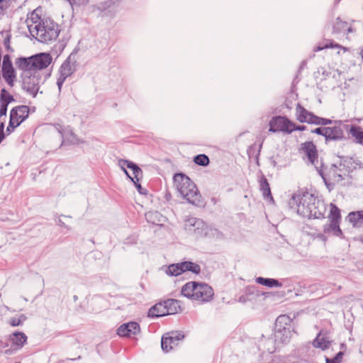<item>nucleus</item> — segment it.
<instances>
[{"label":"nucleus","mask_w":363,"mask_h":363,"mask_svg":"<svg viewBox=\"0 0 363 363\" xmlns=\"http://www.w3.org/2000/svg\"><path fill=\"white\" fill-rule=\"evenodd\" d=\"M15 101V99L13 94H11L6 89H2L0 92V102L6 104H9L11 102Z\"/></svg>","instance_id":"obj_30"},{"label":"nucleus","mask_w":363,"mask_h":363,"mask_svg":"<svg viewBox=\"0 0 363 363\" xmlns=\"http://www.w3.org/2000/svg\"><path fill=\"white\" fill-rule=\"evenodd\" d=\"M158 305H159V303H156L149 309L148 317H150V318H158L159 317Z\"/></svg>","instance_id":"obj_34"},{"label":"nucleus","mask_w":363,"mask_h":363,"mask_svg":"<svg viewBox=\"0 0 363 363\" xmlns=\"http://www.w3.org/2000/svg\"><path fill=\"white\" fill-rule=\"evenodd\" d=\"M167 273L176 277L184 273L182 263L179 262L169 265L167 268Z\"/></svg>","instance_id":"obj_26"},{"label":"nucleus","mask_w":363,"mask_h":363,"mask_svg":"<svg viewBox=\"0 0 363 363\" xmlns=\"http://www.w3.org/2000/svg\"><path fill=\"white\" fill-rule=\"evenodd\" d=\"M140 325L136 322H129L122 324L117 330V334L121 337H131L140 333Z\"/></svg>","instance_id":"obj_15"},{"label":"nucleus","mask_w":363,"mask_h":363,"mask_svg":"<svg viewBox=\"0 0 363 363\" xmlns=\"http://www.w3.org/2000/svg\"><path fill=\"white\" fill-rule=\"evenodd\" d=\"M180 309V305L177 300L168 299L160 303V317L175 314Z\"/></svg>","instance_id":"obj_16"},{"label":"nucleus","mask_w":363,"mask_h":363,"mask_svg":"<svg viewBox=\"0 0 363 363\" xmlns=\"http://www.w3.org/2000/svg\"><path fill=\"white\" fill-rule=\"evenodd\" d=\"M312 133L321 135L325 137V128H317L312 130Z\"/></svg>","instance_id":"obj_41"},{"label":"nucleus","mask_w":363,"mask_h":363,"mask_svg":"<svg viewBox=\"0 0 363 363\" xmlns=\"http://www.w3.org/2000/svg\"><path fill=\"white\" fill-rule=\"evenodd\" d=\"M291 122L292 121L289 120L286 116H275L273 117L269 123V132L272 133H282L284 134H291Z\"/></svg>","instance_id":"obj_12"},{"label":"nucleus","mask_w":363,"mask_h":363,"mask_svg":"<svg viewBox=\"0 0 363 363\" xmlns=\"http://www.w3.org/2000/svg\"><path fill=\"white\" fill-rule=\"evenodd\" d=\"M342 352H340L337 354V355L335 356V357L333 359L334 360V363L335 362V361H339L342 359Z\"/></svg>","instance_id":"obj_43"},{"label":"nucleus","mask_w":363,"mask_h":363,"mask_svg":"<svg viewBox=\"0 0 363 363\" xmlns=\"http://www.w3.org/2000/svg\"><path fill=\"white\" fill-rule=\"evenodd\" d=\"M296 118L300 123H307L315 125H327L331 123L328 119L322 118L315 116L313 113L308 111L300 104L296 106Z\"/></svg>","instance_id":"obj_9"},{"label":"nucleus","mask_w":363,"mask_h":363,"mask_svg":"<svg viewBox=\"0 0 363 363\" xmlns=\"http://www.w3.org/2000/svg\"><path fill=\"white\" fill-rule=\"evenodd\" d=\"M76 62L72 59L71 55L62 64L59 69V77L56 82L59 92L61 91L62 86L67 78L70 77L76 71Z\"/></svg>","instance_id":"obj_11"},{"label":"nucleus","mask_w":363,"mask_h":363,"mask_svg":"<svg viewBox=\"0 0 363 363\" xmlns=\"http://www.w3.org/2000/svg\"><path fill=\"white\" fill-rule=\"evenodd\" d=\"M346 129L353 142L363 146V128L361 126L352 124L347 125Z\"/></svg>","instance_id":"obj_17"},{"label":"nucleus","mask_w":363,"mask_h":363,"mask_svg":"<svg viewBox=\"0 0 363 363\" xmlns=\"http://www.w3.org/2000/svg\"><path fill=\"white\" fill-rule=\"evenodd\" d=\"M2 77L10 87L14 86L16 74L13 66L2 67Z\"/></svg>","instance_id":"obj_23"},{"label":"nucleus","mask_w":363,"mask_h":363,"mask_svg":"<svg viewBox=\"0 0 363 363\" xmlns=\"http://www.w3.org/2000/svg\"><path fill=\"white\" fill-rule=\"evenodd\" d=\"M184 272H191L195 274H199L201 272L200 266L192 262L185 261L182 262Z\"/></svg>","instance_id":"obj_25"},{"label":"nucleus","mask_w":363,"mask_h":363,"mask_svg":"<svg viewBox=\"0 0 363 363\" xmlns=\"http://www.w3.org/2000/svg\"><path fill=\"white\" fill-rule=\"evenodd\" d=\"M301 147L308 160L315 164L318 161V150L315 145L312 142H305L301 145Z\"/></svg>","instance_id":"obj_20"},{"label":"nucleus","mask_w":363,"mask_h":363,"mask_svg":"<svg viewBox=\"0 0 363 363\" xmlns=\"http://www.w3.org/2000/svg\"><path fill=\"white\" fill-rule=\"evenodd\" d=\"M359 55L362 59V62H363V48L360 50Z\"/></svg>","instance_id":"obj_44"},{"label":"nucleus","mask_w":363,"mask_h":363,"mask_svg":"<svg viewBox=\"0 0 363 363\" xmlns=\"http://www.w3.org/2000/svg\"><path fill=\"white\" fill-rule=\"evenodd\" d=\"M329 208L330 211L328 216L329 225L328 230L335 232L337 235L342 234V231L340 228V223L341 220L340 210L335 204L333 203H330Z\"/></svg>","instance_id":"obj_13"},{"label":"nucleus","mask_w":363,"mask_h":363,"mask_svg":"<svg viewBox=\"0 0 363 363\" xmlns=\"http://www.w3.org/2000/svg\"><path fill=\"white\" fill-rule=\"evenodd\" d=\"M71 6L84 4L87 0H67Z\"/></svg>","instance_id":"obj_40"},{"label":"nucleus","mask_w":363,"mask_h":363,"mask_svg":"<svg viewBox=\"0 0 363 363\" xmlns=\"http://www.w3.org/2000/svg\"><path fill=\"white\" fill-rule=\"evenodd\" d=\"M281 318H282L281 316L279 317V318L277 319V320H279Z\"/></svg>","instance_id":"obj_46"},{"label":"nucleus","mask_w":363,"mask_h":363,"mask_svg":"<svg viewBox=\"0 0 363 363\" xmlns=\"http://www.w3.org/2000/svg\"><path fill=\"white\" fill-rule=\"evenodd\" d=\"M145 218L148 223L157 225L159 222V214L157 211H149L145 214Z\"/></svg>","instance_id":"obj_31"},{"label":"nucleus","mask_w":363,"mask_h":363,"mask_svg":"<svg viewBox=\"0 0 363 363\" xmlns=\"http://www.w3.org/2000/svg\"><path fill=\"white\" fill-rule=\"evenodd\" d=\"M361 242L363 243V237L361 239Z\"/></svg>","instance_id":"obj_47"},{"label":"nucleus","mask_w":363,"mask_h":363,"mask_svg":"<svg viewBox=\"0 0 363 363\" xmlns=\"http://www.w3.org/2000/svg\"><path fill=\"white\" fill-rule=\"evenodd\" d=\"M13 66L9 55H5L3 58L2 67H7Z\"/></svg>","instance_id":"obj_36"},{"label":"nucleus","mask_w":363,"mask_h":363,"mask_svg":"<svg viewBox=\"0 0 363 363\" xmlns=\"http://www.w3.org/2000/svg\"><path fill=\"white\" fill-rule=\"evenodd\" d=\"M30 108L28 106L20 105L13 107L10 111L9 122L6 130V134L9 135L13 132L28 118Z\"/></svg>","instance_id":"obj_8"},{"label":"nucleus","mask_w":363,"mask_h":363,"mask_svg":"<svg viewBox=\"0 0 363 363\" xmlns=\"http://www.w3.org/2000/svg\"><path fill=\"white\" fill-rule=\"evenodd\" d=\"M52 58L48 53L41 52L29 57H19L16 65L19 69H27L35 72L46 69L52 62Z\"/></svg>","instance_id":"obj_5"},{"label":"nucleus","mask_w":363,"mask_h":363,"mask_svg":"<svg viewBox=\"0 0 363 363\" xmlns=\"http://www.w3.org/2000/svg\"><path fill=\"white\" fill-rule=\"evenodd\" d=\"M8 106V104L0 102V118L6 115Z\"/></svg>","instance_id":"obj_38"},{"label":"nucleus","mask_w":363,"mask_h":363,"mask_svg":"<svg viewBox=\"0 0 363 363\" xmlns=\"http://www.w3.org/2000/svg\"><path fill=\"white\" fill-rule=\"evenodd\" d=\"M56 129L63 138V141H67L72 144L79 143V140L76 135L73 133L72 130L69 127H63L60 124L55 125Z\"/></svg>","instance_id":"obj_18"},{"label":"nucleus","mask_w":363,"mask_h":363,"mask_svg":"<svg viewBox=\"0 0 363 363\" xmlns=\"http://www.w3.org/2000/svg\"><path fill=\"white\" fill-rule=\"evenodd\" d=\"M10 1L11 0H0V14H2L9 7Z\"/></svg>","instance_id":"obj_35"},{"label":"nucleus","mask_w":363,"mask_h":363,"mask_svg":"<svg viewBox=\"0 0 363 363\" xmlns=\"http://www.w3.org/2000/svg\"><path fill=\"white\" fill-rule=\"evenodd\" d=\"M183 296L201 303H207L213 299V288L204 283L191 281L186 283L181 289Z\"/></svg>","instance_id":"obj_4"},{"label":"nucleus","mask_w":363,"mask_h":363,"mask_svg":"<svg viewBox=\"0 0 363 363\" xmlns=\"http://www.w3.org/2000/svg\"><path fill=\"white\" fill-rule=\"evenodd\" d=\"M326 363H334V360H330L328 358H326Z\"/></svg>","instance_id":"obj_45"},{"label":"nucleus","mask_w":363,"mask_h":363,"mask_svg":"<svg viewBox=\"0 0 363 363\" xmlns=\"http://www.w3.org/2000/svg\"><path fill=\"white\" fill-rule=\"evenodd\" d=\"M1 37L3 38V43L8 52H13V49L11 46V33L9 30H2L0 33Z\"/></svg>","instance_id":"obj_27"},{"label":"nucleus","mask_w":363,"mask_h":363,"mask_svg":"<svg viewBox=\"0 0 363 363\" xmlns=\"http://www.w3.org/2000/svg\"><path fill=\"white\" fill-rule=\"evenodd\" d=\"M22 320L20 318H13L10 320V325L15 327L22 324Z\"/></svg>","instance_id":"obj_39"},{"label":"nucleus","mask_w":363,"mask_h":363,"mask_svg":"<svg viewBox=\"0 0 363 363\" xmlns=\"http://www.w3.org/2000/svg\"><path fill=\"white\" fill-rule=\"evenodd\" d=\"M335 48L337 49V53L339 55L342 52L343 54L349 52V49L339 44L335 43L333 40H327L326 43L322 45L316 46L313 48V52H317L324 49Z\"/></svg>","instance_id":"obj_22"},{"label":"nucleus","mask_w":363,"mask_h":363,"mask_svg":"<svg viewBox=\"0 0 363 363\" xmlns=\"http://www.w3.org/2000/svg\"><path fill=\"white\" fill-rule=\"evenodd\" d=\"M173 182L178 192L188 202L197 206L203 205V200L198 188L189 177L182 173L175 174Z\"/></svg>","instance_id":"obj_3"},{"label":"nucleus","mask_w":363,"mask_h":363,"mask_svg":"<svg viewBox=\"0 0 363 363\" xmlns=\"http://www.w3.org/2000/svg\"><path fill=\"white\" fill-rule=\"evenodd\" d=\"M332 33L334 35H347L352 32V23L338 17L331 24Z\"/></svg>","instance_id":"obj_14"},{"label":"nucleus","mask_w":363,"mask_h":363,"mask_svg":"<svg viewBox=\"0 0 363 363\" xmlns=\"http://www.w3.org/2000/svg\"><path fill=\"white\" fill-rule=\"evenodd\" d=\"M184 334L181 331H171L164 333L161 339L160 345L165 352H169L177 347L184 340Z\"/></svg>","instance_id":"obj_10"},{"label":"nucleus","mask_w":363,"mask_h":363,"mask_svg":"<svg viewBox=\"0 0 363 363\" xmlns=\"http://www.w3.org/2000/svg\"><path fill=\"white\" fill-rule=\"evenodd\" d=\"M291 133L294 130H300V131H303L306 129V126L305 125H296L294 122H291Z\"/></svg>","instance_id":"obj_37"},{"label":"nucleus","mask_w":363,"mask_h":363,"mask_svg":"<svg viewBox=\"0 0 363 363\" xmlns=\"http://www.w3.org/2000/svg\"><path fill=\"white\" fill-rule=\"evenodd\" d=\"M342 124L338 123L333 127H325L326 140H341L344 138V133L342 129Z\"/></svg>","instance_id":"obj_21"},{"label":"nucleus","mask_w":363,"mask_h":363,"mask_svg":"<svg viewBox=\"0 0 363 363\" xmlns=\"http://www.w3.org/2000/svg\"><path fill=\"white\" fill-rule=\"evenodd\" d=\"M260 189L262 192V195L264 198L270 199L272 200V196L269 187V184L265 178H262L260 181Z\"/></svg>","instance_id":"obj_28"},{"label":"nucleus","mask_w":363,"mask_h":363,"mask_svg":"<svg viewBox=\"0 0 363 363\" xmlns=\"http://www.w3.org/2000/svg\"><path fill=\"white\" fill-rule=\"evenodd\" d=\"M26 23L30 36L43 43L55 40L60 32L58 24L49 18H42L38 9L28 14Z\"/></svg>","instance_id":"obj_1"},{"label":"nucleus","mask_w":363,"mask_h":363,"mask_svg":"<svg viewBox=\"0 0 363 363\" xmlns=\"http://www.w3.org/2000/svg\"><path fill=\"white\" fill-rule=\"evenodd\" d=\"M4 123H1L0 124V143L5 138V134H4Z\"/></svg>","instance_id":"obj_42"},{"label":"nucleus","mask_w":363,"mask_h":363,"mask_svg":"<svg viewBox=\"0 0 363 363\" xmlns=\"http://www.w3.org/2000/svg\"><path fill=\"white\" fill-rule=\"evenodd\" d=\"M118 163L125 175L133 182L139 193L145 194L140 184L143 178L142 169L137 164L128 160H121Z\"/></svg>","instance_id":"obj_7"},{"label":"nucleus","mask_w":363,"mask_h":363,"mask_svg":"<svg viewBox=\"0 0 363 363\" xmlns=\"http://www.w3.org/2000/svg\"><path fill=\"white\" fill-rule=\"evenodd\" d=\"M257 283L264 285L269 287H273V286H281V284L276 279H266L263 277H258L256 279Z\"/></svg>","instance_id":"obj_29"},{"label":"nucleus","mask_w":363,"mask_h":363,"mask_svg":"<svg viewBox=\"0 0 363 363\" xmlns=\"http://www.w3.org/2000/svg\"><path fill=\"white\" fill-rule=\"evenodd\" d=\"M313 346L315 348H320L322 350H325L330 347V342L325 336H323L320 332L313 340Z\"/></svg>","instance_id":"obj_24"},{"label":"nucleus","mask_w":363,"mask_h":363,"mask_svg":"<svg viewBox=\"0 0 363 363\" xmlns=\"http://www.w3.org/2000/svg\"><path fill=\"white\" fill-rule=\"evenodd\" d=\"M293 199L297 203V213L307 218L321 219L325 216V204L308 192L295 194Z\"/></svg>","instance_id":"obj_2"},{"label":"nucleus","mask_w":363,"mask_h":363,"mask_svg":"<svg viewBox=\"0 0 363 363\" xmlns=\"http://www.w3.org/2000/svg\"><path fill=\"white\" fill-rule=\"evenodd\" d=\"M27 336L23 332H15L9 335L11 347L16 350L21 349L27 342Z\"/></svg>","instance_id":"obj_19"},{"label":"nucleus","mask_w":363,"mask_h":363,"mask_svg":"<svg viewBox=\"0 0 363 363\" xmlns=\"http://www.w3.org/2000/svg\"><path fill=\"white\" fill-rule=\"evenodd\" d=\"M349 220L351 223L357 224L361 220H363V211L351 212L348 216Z\"/></svg>","instance_id":"obj_32"},{"label":"nucleus","mask_w":363,"mask_h":363,"mask_svg":"<svg viewBox=\"0 0 363 363\" xmlns=\"http://www.w3.org/2000/svg\"><path fill=\"white\" fill-rule=\"evenodd\" d=\"M194 162L201 166H207L209 164V158L204 154L198 155L194 158Z\"/></svg>","instance_id":"obj_33"},{"label":"nucleus","mask_w":363,"mask_h":363,"mask_svg":"<svg viewBox=\"0 0 363 363\" xmlns=\"http://www.w3.org/2000/svg\"><path fill=\"white\" fill-rule=\"evenodd\" d=\"M22 70L23 72L21 75V88L27 94L35 98L38 93L42 80L40 72H32L27 69Z\"/></svg>","instance_id":"obj_6"}]
</instances>
